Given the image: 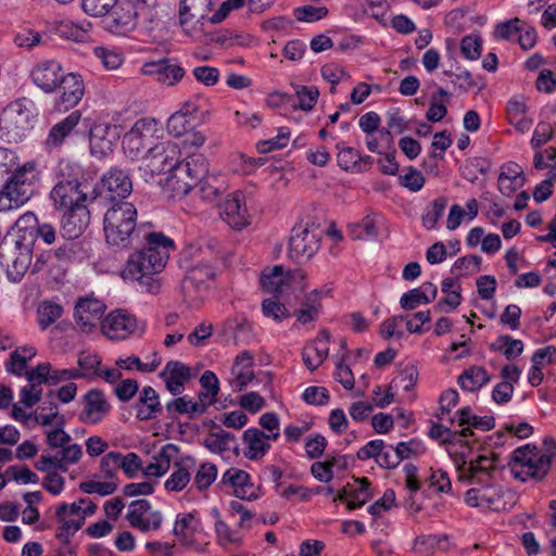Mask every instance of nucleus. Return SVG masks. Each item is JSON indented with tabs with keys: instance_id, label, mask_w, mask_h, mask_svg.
<instances>
[{
	"instance_id": "f257e3e1",
	"label": "nucleus",
	"mask_w": 556,
	"mask_h": 556,
	"mask_svg": "<svg viewBox=\"0 0 556 556\" xmlns=\"http://www.w3.org/2000/svg\"><path fill=\"white\" fill-rule=\"evenodd\" d=\"M134 203L119 199L109 205L103 217L105 242L116 249H131L144 241L141 249L129 255L122 277L137 282L141 292L156 294L161 290L157 275L165 268L174 241L162 232H148L137 225Z\"/></svg>"
},
{
	"instance_id": "f03ea898",
	"label": "nucleus",
	"mask_w": 556,
	"mask_h": 556,
	"mask_svg": "<svg viewBox=\"0 0 556 556\" xmlns=\"http://www.w3.org/2000/svg\"><path fill=\"white\" fill-rule=\"evenodd\" d=\"M35 162L17 167L0 190V212L16 210L30 200L38 181Z\"/></svg>"
},
{
	"instance_id": "7ed1b4c3",
	"label": "nucleus",
	"mask_w": 556,
	"mask_h": 556,
	"mask_svg": "<svg viewBox=\"0 0 556 556\" xmlns=\"http://www.w3.org/2000/svg\"><path fill=\"white\" fill-rule=\"evenodd\" d=\"M510 471L516 479L542 481L552 466V455L542 453L535 445L526 444L513 453Z\"/></svg>"
},
{
	"instance_id": "20e7f679",
	"label": "nucleus",
	"mask_w": 556,
	"mask_h": 556,
	"mask_svg": "<svg viewBox=\"0 0 556 556\" xmlns=\"http://www.w3.org/2000/svg\"><path fill=\"white\" fill-rule=\"evenodd\" d=\"M324 229L314 220L298 224L289 238V257L301 263L308 261L318 251Z\"/></svg>"
},
{
	"instance_id": "39448f33",
	"label": "nucleus",
	"mask_w": 556,
	"mask_h": 556,
	"mask_svg": "<svg viewBox=\"0 0 556 556\" xmlns=\"http://www.w3.org/2000/svg\"><path fill=\"white\" fill-rule=\"evenodd\" d=\"M34 241L26 240L25 236L14 240L13 243L3 242L0 245L2 265L7 267L9 280L18 282L30 267L33 260Z\"/></svg>"
},
{
	"instance_id": "423d86ee",
	"label": "nucleus",
	"mask_w": 556,
	"mask_h": 556,
	"mask_svg": "<svg viewBox=\"0 0 556 556\" xmlns=\"http://www.w3.org/2000/svg\"><path fill=\"white\" fill-rule=\"evenodd\" d=\"M132 191V182L127 170L118 166L111 167L101 177L100 182L92 187V200L101 199L109 205L126 200Z\"/></svg>"
},
{
	"instance_id": "0eeeda50",
	"label": "nucleus",
	"mask_w": 556,
	"mask_h": 556,
	"mask_svg": "<svg viewBox=\"0 0 556 556\" xmlns=\"http://www.w3.org/2000/svg\"><path fill=\"white\" fill-rule=\"evenodd\" d=\"M208 163L204 155L194 154L188 156L185 162H178L168 182L174 191L187 194L195 184L208 176Z\"/></svg>"
},
{
	"instance_id": "6e6552de",
	"label": "nucleus",
	"mask_w": 556,
	"mask_h": 556,
	"mask_svg": "<svg viewBox=\"0 0 556 556\" xmlns=\"http://www.w3.org/2000/svg\"><path fill=\"white\" fill-rule=\"evenodd\" d=\"M179 150L176 143L163 141L150 148L143 159V165L151 175L166 172L174 174L179 162Z\"/></svg>"
},
{
	"instance_id": "1a4fd4ad",
	"label": "nucleus",
	"mask_w": 556,
	"mask_h": 556,
	"mask_svg": "<svg viewBox=\"0 0 556 556\" xmlns=\"http://www.w3.org/2000/svg\"><path fill=\"white\" fill-rule=\"evenodd\" d=\"M90 184H56L50 197L58 210H72L88 206V203L93 202Z\"/></svg>"
},
{
	"instance_id": "9d476101",
	"label": "nucleus",
	"mask_w": 556,
	"mask_h": 556,
	"mask_svg": "<svg viewBox=\"0 0 556 556\" xmlns=\"http://www.w3.org/2000/svg\"><path fill=\"white\" fill-rule=\"evenodd\" d=\"M155 131V119H138L123 138L124 152L131 159L137 157L154 137Z\"/></svg>"
},
{
	"instance_id": "9b49d317",
	"label": "nucleus",
	"mask_w": 556,
	"mask_h": 556,
	"mask_svg": "<svg viewBox=\"0 0 556 556\" xmlns=\"http://www.w3.org/2000/svg\"><path fill=\"white\" fill-rule=\"evenodd\" d=\"M186 263H194L202 266H213L222 257L219 242L214 238H201L195 243L189 244L182 252Z\"/></svg>"
},
{
	"instance_id": "f8f14e48",
	"label": "nucleus",
	"mask_w": 556,
	"mask_h": 556,
	"mask_svg": "<svg viewBox=\"0 0 556 556\" xmlns=\"http://www.w3.org/2000/svg\"><path fill=\"white\" fill-rule=\"evenodd\" d=\"M119 138L116 125L106 123L94 124L89 129L90 153L103 157L113 151L115 141Z\"/></svg>"
},
{
	"instance_id": "ddd939ff",
	"label": "nucleus",
	"mask_w": 556,
	"mask_h": 556,
	"mask_svg": "<svg viewBox=\"0 0 556 556\" xmlns=\"http://www.w3.org/2000/svg\"><path fill=\"white\" fill-rule=\"evenodd\" d=\"M305 274L302 270L285 271L281 265H276L269 270H263L261 275L262 288L279 296L285 292V288L291 283L305 279Z\"/></svg>"
},
{
	"instance_id": "4468645a",
	"label": "nucleus",
	"mask_w": 556,
	"mask_h": 556,
	"mask_svg": "<svg viewBox=\"0 0 556 556\" xmlns=\"http://www.w3.org/2000/svg\"><path fill=\"white\" fill-rule=\"evenodd\" d=\"M105 304L94 298L86 296L78 300L75 305L74 318L81 331L89 332L101 320Z\"/></svg>"
},
{
	"instance_id": "2eb2a0df",
	"label": "nucleus",
	"mask_w": 556,
	"mask_h": 556,
	"mask_svg": "<svg viewBox=\"0 0 556 556\" xmlns=\"http://www.w3.org/2000/svg\"><path fill=\"white\" fill-rule=\"evenodd\" d=\"M213 266L187 263V271L181 281V290L187 298H194L198 293L207 289V281L214 279Z\"/></svg>"
},
{
	"instance_id": "dca6fc26",
	"label": "nucleus",
	"mask_w": 556,
	"mask_h": 556,
	"mask_svg": "<svg viewBox=\"0 0 556 556\" xmlns=\"http://www.w3.org/2000/svg\"><path fill=\"white\" fill-rule=\"evenodd\" d=\"M135 316L124 309L111 312L101 323L102 332L111 340L127 338L135 329Z\"/></svg>"
},
{
	"instance_id": "f3484780",
	"label": "nucleus",
	"mask_w": 556,
	"mask_h": 556,
	"mask_svg": "<svg viewBox=\"0 0 556 556\" xmlns=\"http://www.w3.org/2000/svg\"><path fill=\"white\" fill-rule=\"evenodd\" d=\"M63 75L61 65L53 60L42 61L31 71L34 84L47 93L58 89Z\"/></svg>"
},
{
	"instance_id": "a211bd4d",
	"label": "nucleus",
	"mask_w": 556,
	"mask_h": 556,
	"mask_svg": "<svg viewBox=\"0 0 556 556\" xmlns=\"http://www.w3.org/2000/svg\"><path fill=\"white\" fill-rule=\"evenodd\" d=\"M159 377L165 382L166 390L174 396L180 395L185 383L190 380V368L178 361H169L160 371Z\"/></svg>"
},
{
	"instance_id": "6ab92c4d",
	"label": "nucleus",
	"mask_w": 556,
	"mask_h": 556,
	"mask_svg": "<svg viewBox=\"0 0 556 556\" xmlns=\"http://www.w3.org/2000/svg\"><path fill=\"white\" fill-rule=\"evenodd\" d=\"M58 89L61 90L58 105L63 106L64 110L76 106L85 93L81 76L74 73L64 74Z\"/></svg>"
},
{
	"instance_id": "aec40b11",
	"label": "nucleus",
	"mask_w": 556,
	"mask_h": 556,
	"mask_svg": "<svg viewBox=\"0 0 556 556\" xmlns=\"http://www.w3.org/2000/svg\"><path fill=\"white\" fill-rule=\"evenodd\" d=\"M65 213L61 222V235L67 241L78 238L88 227L90 222L87 206L78 208L64 210Z\"/></svg>"
},
{
	"instance_id": "412c9836",
	"label": "nucleus",
	"mask_w": 556,
	"mask_h": 556,
	"mask_svg": "<svg viewBox=\"0 0 556 556\" xmlns=\"http://www.w3.org/2000/svg\"><path fill=\"white\" fill-rule=\"evenodd\" d=\"M330 332L321 329L315 340L306 344L302 351L305 366L314 371L328 357Z\"/></svg>"
},
{
	"instance_id": "4be33fe9",
	"label": "nucleus",
	"mask_w": 556,
	"mask_h": 556,
	"mask_svg": "<svg viewBox=\"0 0 556 556\" xmlns=\"http://www.w3.org/2000/svg\"><path fill=\"white\" fill-rule=\"evenodd\" d=\"M137 20L136 4L127 0L122 1L110 15L109 27L111 31L125 34L136 27Z\"/></svg>"
},
{
	"instance_id": "5701e85b",
	"label": "nucleus",
	"mask_w": 556,
	"mask_h": 556,
	"mask_svg": "<svg viewBox=\"0 0 556 556\" xmlns=\"http://www.w3.org/2000/svg\"><path fill=\"white\" fill-rule=\"evenodd\" d=\"M242 201L243 194L237 191L219 206L220 217L235 229H241L248 224V211L241 204Z\"/></svg>"
},
{
	"instance_id": "b1692460",
	"label": "nucleus",
	"mask_w": 556,
	"mask_h": 556,
	"mask_svg": "<svg viewBox=\"0 0 556 556\" xmlns=\"http://www.w3.org/2000/svg\"><path fill=\"white\" fill-rule=\"evenodd\" d=\"M136 417L140 421L151 420L159 417L163 412L160 395L150 386L143 387L135 403Z\"/></svg>"
},
{
	"instance_id": "393cba45",
	"label": "nucleus",
	"mask_w": 556,
	"mask_h": 556,
	"mask_svg": "<svg viewBox=\"0 0 556 556\" xmlns=\"http://www.w3.org/2000/svg\"><path fill=\"white\" fill-rule=\"evenodd\" d=\"M526 176L522 167L515 162L502 165L497 187L502 194L509 197L526 184Z\"/></svg>"
},
{
	"instance_id": "a878e982",
	"label": "nucleus",
	"mask_w": 556,
	"mask_h": 556,
	"mask_svg": "<svg viewBox=\"0 0 556 556\" xmlns=\"http://www.w3.org/2000/svg\"><path fill=\"white\" fill-rule=\"evenodd\" d=\"M81 119L80 111H73L64 119L53 125L45 144L48 149H60L65 139L74 131Z\"/></svg>"
},
{
	"instance_id": "bb28decb",
	"label": "nucleus",
	"mask_w": 556,
	"mask_h": 556,
	"mask_svg": "<svg viewBox=\"0 0 556 556\" xmlns=\"http://www.w3.org/2000/svg\"><path fill=\"white\" fill-rule=\"evenodd\" d=\"M85 408L80 414L83 421L98 422L110 409L104 393L98 389L90 390L84 397Z\"/></svg>"
},
{
	"instance_id": "cd10ccee",
	"label": "nucleus",
	"mask_w": 556,
	"mask_h": 556,
	"mask_svg": "<svg viewBox=\"0 0 556 556\" xmlns=\"http://www.w3.org/2000/svg\"><path fill=\"white\" fill-rule=\"evenodd\" d=\"M320 300L321 291L317 289L306 293L301 301L300 308L293 312V316L302 325L317 320L321 308Z\"/></svg>"
},
{
	"instance_id": "c85d7f7f",
	"label": "nucleus",
	"mask_w": 556,
	"mask_h": 556,
	"mask_svg": "<svg viewBox=\"0 0 556 556\" xmlns=\"http://www.w3.org/2000/svg\"><path fill=\"white\" fill-rule=\"evenodd\" d=\"M242 440L248 445L244 455L251 460L262 458L270 447V444L265 440V432L257 428L245 430Z\"/></svg>"
},
{
	"instance_id": "c756f323",
	"label": "nucleus",
	"mask_w": 556,
	"mask_h": 556,
	"mask_svg": "<svg viewBox=\"0 0 556 556\" xmlns=\"http://www.w3.org/2000/svg\"><path fill=\"white\" fill-rule=\"evenodd\" d=\"M212 7V0H184L179 10L180 24L206 18Z\"/></svg>"
},
{
	"instance_id": "7c9ffc66",
	"label": "nucleus",
	"mask_w": 556,
	"mask_h": 556,
	"mask_svg": "<svg viewBox=\"0 0 556 556\" xmlns=\"http://www.w3.org/2000/svg\"><path fill=\"white\" fill-rule=\"evenodd\" d=\"M193 189L204 201L215 202L226 191L227 186L223 177L208 175L195 184Z\"/></svg>"
},
{
	"instance_id": "2f4dec72",
	"label": "nucleus",
	"mask_w": 556,
	"mask_h": 556,
	"mask_svg": "<svg viewBox=\"0 0 556 556\" xmlns=\"http://www.w3.org/2000/svg\"><path fill=\"white\" fill-rule=\"evenodd\" d=\"M56 176L58 184L83 185L89 184L83 168L75 162L61 160L58 164Z\"/></svg>"
},
{
	"instance_id": "473e14b6",
	"label": "nucleus",
	"mask_w": 556,
	"mask_h": 556,
	"mask_svg": "<svg viewBox=\"0 0 556 556\" xmlns=\"http://www.w3.org/2000/svg\"><path fill=\"white\" fill-rule=\"evenodd\" d=\"M154 67L153 72L157 74V80L167 84L168 86L175 85L179 81L185 74L184 68L178 65L170 63L169 60H162L151 65Z\"/></svg>"
},
{
	"instance_id": "72a5a7b5",
	"label": "nucleus",
	"mask_w": 556,
	"mask_h": 556,
	"mask_svg": "<svg viewBox=\"0 0 556 556\" xmlns=\"http://www.w3.org/2000/svg\"><path fill=\"white\" fill-rule=\"evenodd\" d=\"M213 428H218V431L211 432L204 440L203 445L213 453H223L231 448V444L235 443L236 437L223 429H220L215 422Z\"/></svg>"
},
{
	"instance_id": "f704fd0d",
	"label": "nucleus",
	"mask_w": 556,
	"mask_h": 556,
	"mask_svg": "<svg viewBox=\"0 0 556 556\" xmlns=\"http://www.w3.org/2000/svg\"><path fill=\"white\" fill-rule=\"evenodd\" d=\"M194 515L192 513L179 515L176 518L173 533L179 538L185 546H192L194 543L193 534L197 527L193 525Z\"/></svg>"
},
{
	"instance_id": "c9c22d12",
	"label": "nucleus",
	"mask_w": 556,
	"mask_h": 556,
	"mask_svg": "<svg viewBox=\"0 0 556 556\" xmlns=\"http://www.w3.org/2000/svg\"><path fill=\"white\" fill-rule=\"evenodd\" d=\"M457 382L465 391H477L486 383V371L481 366H471L458 377Z\"/></svg>"
},
{
	"instance_id": "e433bc0d",
	"label": "nucleus",
	"mask_w": 556,
	"mask_h": 556,
	"mask_svg": "<svg viewBox=\"0 0 556 556\" xmlns=\"http://www.w3.org/2000/svg\"><path fill=\"white\" fill-rule=\"evenodd\" d=\"M151 508L150 503L147 500H136L129 505L127 513V520L131 527L138 528L143 532L150 530V519H143V515Z\"/></svg>"
},
{
	"instance_id": "4c0bfd02",
	"label": "nucleus",
	"mask_w": 556,
	"mask_h": 556,
	"mask_svg": "<svg viewBox=\"0 0 556 556\" xmlns=\"http://www.w3.org/2000/svg\"><path fill=\"white\" fill-rule=\"evenodd\" d=\"M372 497L370 490V482L367 478L355 479L353 486L352 498L348 501V508L350 510L356 509L365 505Z\"/></svg>"
},
{
	"instance_id": "58836bf2",
	"label": "nucleus",
	"mask_w": 556,
	"mask_h": 556,
	"mask_svg": "<svg viewBox=\"0 0 556 556\" xmlns=\"http://www.w3.org/2000/svg\"><path fill=\"white\" fill-rule=\"evenodd\" d=\"M490 348L494 351L502 352L509 361L517 358L523 351L521 340L513 339L509 336H501Z\"/></svg>"
},
{
	"instance_id": "ea45409f",
	"label": "nucleus",
	"mask_w": 556,
	"mask_h": 556,
	"mask_svg": "<svg viewBox=\"0 0 556 556\" xmlns=\"http://www.w3.org/2000/svg\"><path fill=\"white\" fill-rule=\"evenodd\" d=\"M198 122L200 121L175 112L167 121V130L175 137H181L192 130Z\"/></svg>"
},
{
	"instance_id": "a19ab883",
	"label": "nucleus",
	"mask_w": 556,
	"mask_h": 556,
	"mask_svg": "<svg viewBox=\"0 0 556 556\" xmlns=\"http://www.w3.org/2000/svg\"><path fill=\"white\" fill-rule=\"evenodd\" d=\"M63 307L56 303L45 301L37 311L38 324L42 330L55 323L62 315Z\"/></svg>"
},
{
	"instance_id": "79ce46f5",
	"label": "nucleus",
	"mask_w": 556,
	"mask_h": 556,
	"mask_svg": "<svg viewBox=\"0 0 556 556\" xmlns=\"http://www.w3.org/2000/svg\"><path fill=\"white\" fill-rule=\"evenodd\" d=\"M8 111L10 113L16 114L20 117V121H16V123H21L18 127L25 128L30 119L35 116L34 114V103L33 101L23 98L18 99L14 102H12L8 106Z\"/></svg>"
},
{
	"instance_id": "37998d69",
	"label": "nucleus",
	"mask_w": 556,
	"mask_h": 556,
	"mask_svg": "<svg viewBox=\"0 0 556 556\" xmlns=\"http://www.w3.org/2000/svg\"><path fill=\"white\" fill-rule=\"evenodd\" d=\"M336 148L339 150L338 164L342 169L350 170L359 167L362 156L356 149L343 147L342 143H337Z\"/></svg>"
},
{
	"instance_id": "c03bdc74",
	"label": "nucleus",
	"mask_w": 556,
	"mask_h": 556,
	"mask_svg": "<svg viewBox=\"0 0 556 556\" xmlns=\"http://www.w3.org/2000/svg\"><path fill=\"white\" fill-rule=\"evenodd\" d=\"M482 258L477 255H467L456 260L452 267V274L456 276H466L480 270Z\"/></svg>"
},
{
	"instance_id": "a18cd8bd",
	"label": "nucleus",
	"mask_w": 556,
	"mask_h": 556,
	"mask_svg": "<svg viewBox=\"0 0 556 556\" xmlns=\"http://www.w3.org/2000/svg\"><path fill=\"white\" fill-rule=\"evenodd\" d=\"M294 92L299 100L298 106L303 111H311L319 97V91L316 87L296 85L294 86Z\"/></svg>"
},
{
	"instance_id": "49530a36",
	"label": "nucleus",
	"mask_w": 556,
	"mask_h": 556,
	"mask_svg": "<svg viewBox=\"0 0 556 556\" xmlns=\"http://www.w3.org/2000/svg\"><path fill=\"white\" fill-rule=\"evenodd\" d=\"M215 531L218 543L224 547L228 545L240 546L242 544V538L236 531H232L222 519L216 520Z\"/></svg>"
},
{
	"instance_id": "de8ad7c7",
	"label": "nucleus",
	"mask_w": 556,
	"mask_h": 556,
	"mask_svg": "<svg viewBox=\"0 0 556 556\" xmlns=\"http://www.w3.org/2000/svg\"><path fill=\"white\" fill-rule=\"evenodd\" d=\"M175 471L165 482V489L168 491H181L190 481V473L180 463H175Z\"/></svg>"
},
{
	"instance_id": "09e8293b",
	"label": "nucleus",
	"mask_w": 556,
	"mask_h": 556,
	"mask_svg": "<svg viewBox=\"0 0 556 556\" xmlns=\"http://www.w3.org/2000/svg\"><path fill=\"white\" fill-rule=\"evenodd\" d=\"M470 434H472V431L468 427L464 428L460 432H456V431H451L448 428H446L442 425H439V424H433L429 431L430 438H432L434 440L442 439L443 443H452L458 437H467Z\"/></svg>"
},
{
	"instance_id": "8fccbe9b",
	"label": "nucleus",
	"mask_w": 556,
	"mask_h": 556,
	"mask_svg": "<svg viewBox=\"0 0 556 556\" xmlns=\"http://www.w3.org/2000/svg\"><path fill=\"white\" fill-rule=\"evenodd\" d=\"M446 207V200L444 198L435 199L431 206L427 208L422 215V224L426 228L432 229L435 227L438 220L442 217Z\"/></svg>"
},
{
	"instance_id": "3c124183",
	"label": "nucleus",
	"mask_w": 556,
	"mask_h": 556,
	"mask_svg": "<svg viewBox=\"0 0 556 556\" xmlns=\"http://www.w3.org/2000/svg\"><path fill=\"white\" fill-rule=\"evenodd\" d=\"M216 477V466L211 463H204L200 466L194 477V484L200 491L205 490L215 481Z\"/></svg>"
},
{
	"instance_id": "603ef678",
	"label": "nucleus",
	"mask_w": 556,
	"mask_h": 556,
	"mask_svg": "<svg viewBox=\"0 0 556 556\" xmlns=\"http://www.w3.org/2000/svg\"><path fill=\"white\" fill-rule=\"evenodd\" d=\"M484 460H486V456L484 455L478 456L476 462L471 460L469 465L463 469L462 478L466 477L470 483L480 484L483 477L486 475V470L482 466Z\"/></svg>"
},
{
	"instance_id": "864d4df0",
	"label": "nucleus",
	"mask_w": 556,
	"mask_h": 556,
	"mask_svg": "<svg viewBox=\"0 0 556 556\" xmlns=\"http://www.w3.org/2000/svg\"><path fill=\"white\" fill-rule=\"evenodd\" d=\"M327 14L328 9L326 7L303 5L294 9L296 20L308 23L319 21Z\"/></svg>"
},
{
	"instance_id": "5fc2aeb1",
	"label": "nucleus",
	"mask_w": 556,
	"mask_h": 556,
	"mask_svg": "<svg viewBox=\"0 0 556 556\" xmlns=\"http://www.w3.org/2000/svg\"><path fill=\"white\" fill-rule=\"evenodd\" d=\"M118 0H83V10L91 16L108 14Z\"/></svg>"
},
{
	"instance_id": "6e6d98bb",
	"label": "nucleus",
	"mask_w": 556,
	"mask_h": 556,
	"mask_svg": "<svg viewBox=\"0 0 556 556\" xmlns=\"http://www.w3.org/2000/svg\"><path fill=\"white\" fill-rule=\"evenodd\" d=\"M79 489L86 494L97 493L101 496H106L116 491L117 483L113 481H84L79 484Z\"/></svg>"
},
{
	"instance_id": "4d7b16f0",
	"label": "nucleus",
	"mask_w": 556,
	"mask_h": 556,
	"mask_svg": "<svg viewBox=\"0 0 556 556\" xmlns=\"http://www.w3.org/2000/svg\"><path fill=\"white\" fill-rule=\"evenodd\" d=\"M222 483L230 484L233 490L240 486H253L250 481V475L238 468H229L222 477Z\"/></svg>"
},
{
	"instance_id": "13d9d810",
	"label": "nucleus",
	"mask_w": 556,
	"mask_h": 556,
	"mask_svg": "<svg viewBox=\"0 0 556 556\" xmlns=\"http://www.w3.org/2000/svg\"><path fill=\"white\" fill-rule=\"evenodd\" d=\"M482 41L478 36L468 35L462 39L460 50L469 60H477L481 55Z\"/></svg>"
},
{
	"instance_id": "bf43d9fd",
	"label": "nucleus",
	"mask_w": 556,
	"mask_h": 556,
	"mask_svg": "<svg viewBox=\"0 0 556 556\" xmlns=\"http://www.w3.org/2000/svg\"><path fill=\"white\" fill-rule=\"evenodd\" d=\"M390 448L397 454L401 462L403 459L409 458L410 456H416L425 452L424 445L416 440L400 442L395 447L390 445Z\"/></svg>"
},
{
	"instance_id": "052dcab7",
	"label": "nucleus",
	"mask_w": 556,
	"mask_h": 556,
	"mask_svg": "<svg viewBox=\"0 0 556 556\" xmlns=\"http://www.w3.org/2000/svg\"><path fill=\"white\" fill-rule=\"evenodd\" d=\"M262 311L265 316L271 317L276 321H281L291 315L282 303L271 299H266L263 301Z\"/></svg>"
},
{
	"instance_id": "680f3d73",
	"label": "nucleus",
	"mask_w": 556,
	"mask_h": 556,
	"mask_svg": "<svg viewBox=\"0 0 556 556\" xmlns=\"http://www.w3.org/2000/svg\"><path fill=\"white\" fill-rule=\"evenodd\" d=\"M418 374L415 368H405L395 377L389 386V390L402 388L405 391L412 390L417 381Z\"/></svg>"
},
{
	"instance_id": "e2e57ef3",
	"label": "nucleus",
	"mask_w": 556,
	"mask_h": 556,
	"mask_svg": "<svg viewBox=\"0 0 556 556\" xmlns=\"http://www.w3.org/2000/svg\"><path fill=\"white\" fill-rule=\"evenodd\" d=\"M51 371L50 363L38 364L31 370L25 372L29 383L41 387L42 383L49 384V372Z\"/></svg>"
},
{
	"instance_id": "0e129e2a",
	"label": "nucleus",
	"mask_w": 556,
	"mask_h": 556,
	"mask_svg": "<svg viewBox=\"0 0 556 556\" xmlns=\"http://www.w3.org/2000/svg\"><path fill=\"white\" fill-rule=\"evenodd\" d=\"M192 74L199 83L207 87L216 85L219 78L218 70L206 65L194 67Z\"/></svg>"
},
{
	"instance_id": "69168bd1",
	"label": "nucleus",
	"mask_w": 556,
	"mask_h": 556,
	"mask_svg": "<svg viewBox=\"0 0 556 556\" xmlns=\"http://www.w3.org/2000/svg\"><path fill=\"white\" fill-rule=\"evenodd\" d=\"M179 452L177 445L173 443L165 444L157 455L154 456L155 463L159 465V468L165 475L169 467L173 457Z\"/></svg>"
},
{
	"instance_id": "338daca9",
	"label": "nucleus",
	"mask_w": 556,
	"mask_h": 556,
	"mask_svg": "<svg viewBox=\"0 0 556 556\" xmlns=\"http://www.w3.org/2000/svg\"><path fill=\"white\" fill-rule=\"evenodd\" d=\"M42 35L30 28H24L18 31L14 38V42L22 48L30 49L41 43Z\"/></svg>"
},
{
	"instance_id": "774afa93",
	"label": "nucleus",
	"mask_w": 556,
	"mask_h": 556,
	"mask_svg": "<svg viewBox=\"0 0 556 556\" xmlns=\"http://www.w3.org/2000/svg\"><path fill=\"white\" fill-rule=\"evenodd\" d=\"M94 54L101 60L103 66L108 70H116L123 63L122 54L110 51L103 47L94 48Z\"/></svg>"
}]
</instances>
